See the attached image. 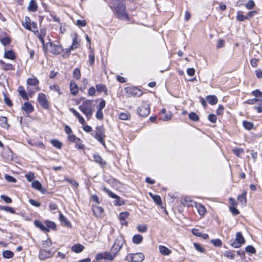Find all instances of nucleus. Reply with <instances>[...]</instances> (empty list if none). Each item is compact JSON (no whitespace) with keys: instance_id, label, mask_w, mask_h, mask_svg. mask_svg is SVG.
I'll use <instances>...</instances> for the list:
<instances>
[{"instance_id":"obj_49","label":"nucleus","mask_w":262,"mask_h":262,"mask_svg":"<svg viewBox=\"0 0 262 262\" xmlns=\"http://www.w3.org/2000/svg\"><path fill=\"white\" fill-rule=\"evenodd\" d=\"M52 242L50 238L46 239V241H42V248H47L50 247L52 245Z\"/></svg>"},{"instance_id":"obj_2","label":"nucleus","mask_w":262,"mask_h":262,"mask_svg":"<svg viewBox=\"0 0 262 262\" xmlns=\"http://www.w3.org/2000/svg\"><path fill=\"white\" fill-rule=\"evenodd\" d=\"M43 47L46 50L55 55H59L63 51L62 46L59 43H55L50 41L45 44Z\"/></svg>"},{"instance_id":"obj_37","label":"nucleus","mask_w":262,"mask_h":262,"mask_svg":"<svg viewBox=\"0 0 262 262\" xmlns=\"http://www.w3.org/2000/svg\"><path fill=\"white\" fill-rule=\"evenodd\" d=\"M4 57L9 59L14 60L15 58V55L12 51H7L5 52Z\"/></svg>"},{"instance_id":"obj_36","label":"nucleus","mask_w":262,"mask_h":262,"mask_svg":"<svg viewBox=\"0 0 262 262\" xmlns=\"http://www.w3.org/2000/svg\"><path fill=\"white\" fill-rule=\"evenodd\" d=\"M143 239V236L141 235L136 234L133 237V242L136 244H139L142 242Z\"/></svg>"},{"instance_id":"obj_53","label":"nucleus","mask_w":262,"mask_h":262,"mask_svg":"<svg viewBox=\"0 0 262 262\" xmlns=\"http://www.w3.org/2000/svg\"><path fill=\"white\" fill-rule=\"evenodd\" d=\"M50 89L53 91L56 92L59 95L61 94L59 87L57 85H50Z\"/></svg>"},{"instance_id":"obj_18","label":"nucleus","mask_w":262,"mask_h":262,"mask_svg":"<svg viewBox=\"0 0 262 262\" xmlns=\"http://www.w3.org/2000/svg\"><path fill=\"white\" fill-rule=\"evenodd\" d=\"M35 34L36 35L40 42L42 43V45L44 46L45 45L44 41V37L46 34L45 30L43 29H41L40 31H36Z\"/></svg>"},{"instance_id":"obj_30","label":"nucleus","mask_w":262,"mask_h":262,"mask_svg":"<svg viewBox=\"0 0 262 262\" xmlns=\"http://www.w3.org/2000/svg\"><path fill=\"white\" fill-rule=\"evenodd\" d=\"M59 220L61 222V224L63 226L69 227L71 226V223L69 220L61 213L59 214Z\"/></svg>"},{"instance_id":"obj_41","label":"nucleus","mask_w":262,"mask_h":262,"mask_svg":"<svg viewBox=\"0 0 262 262\" xmlns=\"http://www.w3.org/2000/svg\"><path fill=\"white\" fill-rule=\"evenodd\" d=\"M3 256L6 258H11L14 256V253L11 251L5 250L3 252Z\"/></svg>"},{"instance_id":"obj_31","label":"nucleus","mask_w":262,"mask_h":262,"mask_svg":"<svg viewBox=\"0 0 262 262\" xmlns=\"http://www.w3.org/2000/svg\"><path fill=\"white\" fill-rule=\"evenodd\" d=\"M34 224L41 230L47 232H49V229L46 227L45 224H43L41 222L36 220L34 221Z\"/></svg>"},{"instance_id":"obj_20","label":"nucleus","mask_w":262,"mask_h":262,"mask_svg":"<svg viewBox=\"0 0 262 262\" xmlns=\"http://www.w3.org/2000/svg\"><path fill=\"white\" fill-rule=\"evenodd\" d=\"M246 195L247 192L245 190L242 194L239 195L237 197L238 201L243 206H245L247 203Z\"/></svg>"},{"instance_id":"obj_54","label":"nucleus","mask_w":262,"mask_h":262,"mask_svg":"<svg viewBox=\"0 0 262 262\" xmlns=\"http://www.w3.org/2000/svg\"><path fill=\"white\" fill-rule=\"evenodd\" d=\"M193 245H194V247L195 248V249L199 252H204L205 251V249L203 247H202V246L198 244V243H194L193 244Z\"/></svg>"},{"instance_id":"obj_62","label":"nucleus","mask_w":262,"mask_h":262,"mask_svg":"<svg viewBox=\"0 0 262 262\" xmlns=\"http://www.w3.org/2000/svg\"><path fill=\"white\" fill-rule=\"evenodd\" d=\"M64 180L69 182L73 187H75L76 188L78 187V184L74 180L65 179Z\"/></svg>"},{"instance_id":"obj_39","label":"nucleus","mask_w":262,"mask_h":262,"mask_svg":"<svg viewBox=\"0 0 262 262\" xmlns=\"http://www.w3.org/2000/svg\"><path fill=\"white\" fill-rule=\"evenodd\" d=\"M206 99L208 102L211 105L215 104L217 102V98L214 95L208 96Z\"/></svg>"},{"instance_id":"obj_57","label":"nucleus","mask_w":262,"mask_h":262,"mask_svg":"<svg viewBox=\"0 0 262 262\" xmlns=\"http://www.w3.org/2000/svg\"><path fill=\"white\" fill-rule=\"evenodd\" d=\"M25 177L28 181H32L35 178L34 173L33 172H30L25 174Z\"/></svg>"},{"instance_id":"obj_48","label":"nucleus","mask_w":262,"mask_h":262,"mask_svg":"<svg viewBox=\"0 0 262 262\" xmlns=\"http://www.w3.org/2000/svg\"><path fill=\"white\" fill-rule=\"evenodd\" d=\"M189 118L190 120L194 121H197L199 119L198 115L193 112H191L189 114Z\"/></svg>"},{"instance_id":"obj_51","label":"nucleus","mask_w":262,"mask_h":262,"mask_svg":"<svg viewBox=\"0 0 262 262\" xmlns=\"http://www.w3.org/2000/svg\"><path fill=\"white\" fill-rule=\"evenodd\" d=\"M89 63L90 65H93L95 61V54L93 51H91L89 55Z\"/></svg>"},{"instance_id":"obj_7","label":"nucleus","mask_w":262,"mask_h":262,"mask_svg":"<svg viewBox=\"0 0 262 262\" xmlns=\"http://www.w3.org/2000/svg\"><path fill=\"white\" fill-rule=\"evenodd\" d=\"M138 114L142 117L147 116L150 113V108L148 104L145 102H142L137 110Z\"/></svg>"},{"instance_id":"obj_42","label":"nucleus","mask_w":262,"mask_h":262,"mask_svg":"<svg viewBox=\"0 0 262 262\" xmlns=\"http://www.w3.org/2000/svg\"><path fill=\"white\" fill-rule=\"evenodd\" d=\"M149 195L152 198L154 201L158 204L161 205L162 204L161 199L160 196L157 195H154L151 193H149Z\"/></svg>"},{"instance_id":"obj_63","label":"nucleus","mask_w":262,"mask_h":262,"mask_svg":"<svg viewBox=\"0 0 262 262\" xmlns=\"http://www.w3.org/2000/svg\"><path fill=\"white\" fill-rule=\"evenodd\" d=\"M255 5L254 2L252 0H250L246 5V7L248 9H252Z\"/></svg>"},{"instance_id":"obj_21","label":"nucleus","mask_w":262,"mask_h":262,"mask_svg":"<svg viewBox=\"0 0 262 262\" xmlns=\"http://www.w3.org/2000/svg\"><path fill=\"white\" fill-rule=\"evenodd\" d=\"M28 10L31 12H36L38 10V6L34 0H31L28 6Z\"/></svg>"},{"instance_id":"obj_35","label":"nucleus","mask_w":262,"mask_h":262,"mask_svg":"<svg viewBox=\"0 0 262 262\" xmlns=\"http://www.w3.org/2000/svg\"><path fill=\"white\" fill-rule=\"evenodd\" d=\"M0 125L4 128L8 129L9 125L5 117L2 116L0 117Z\"/></svg>"},{"instance_id":"obj_9","label":"nucleus","mask_w":262,"mask_h":262,"mask_svg":"<svg viewBox=\"0 0 262 262\" xmlns=\"http://www.w3.org/2000/svg\"><path fill=\"white\" fill-rule=\"evenodd\" d=\"M102 190L107 193V194L111 198L115 199L114 204L116 206H121L124 204V202L120 200V198L116 195L115 193L111 191L105 187H102Z\"/></svg>"},{"instance_id":"obj_13","label":"nucleus","mask_w":262,"mask_h":262,"mask_svg":"<svg viewBox=\"0 0 262 262\" xmlns=\"http://www.w3.org/2000/svg\"><path fill=\"white\" fill-rule=\"evenodd\" d=\"M53 256V253H52L50 250H46L45 249H41L39 251V258L41 260H45Z\"/></svg>"},{"instance_id":"obj_3","label":"nucleus","mask_w":262,"mask_h":262,"mask_svg":"<svg viewBox=\"0 0 262 262\" xmlns=\"http://www.w3.org/2000/svg\"><path fill=\"white\" fill-rule=\"evenodd\" d=\"M92 136L99 142L103 146L105 147L104 138L105 137V129L103 126H97L94 133L91 134Z\"/></svg>"},{"instance_id":"obj_52","label":"nucleus","mask_w":262,"mask_h":262,"mask_svg":"<svg viewBox=\"0 0 262 262\" xmlns=\"http://www.w3.org/2000/svg\"><path fill=\"white\" fill-rule=\"evenodd\" d=\"M73 76L74 78L79 79L81 76L80 71L79 69H75L73 71Z\"/></svg>"},{"instance_id":"obj_38","label":"nucleus","mask_w":262,"mask_h":262,"mask_svg":"<svg viewBox=\"0 0 262 262\" xmlns=\"http://www.w3.org/2000/svg\"><path fill=\"white\" fill-rule=\"evenodd\" d=\"M160 253L164 255H168L170 253V251L164 246H160L159 247Z\"/></svg>"},{"instance_id":"obj_16","label":"nucleus","mask_w":262,"mask_h":262,"mask_svg":"<svg viewBox=\"0 0 262 262\" xmlns=\"http://www.w3.org/2000/svg\"><path fill=\"white\" fill-rule=\"evenodd\" d=\"M21 109L27 114H30L34 111L33 106L29 102H26L21 107Z\"/></svg>"},{"instance_id":"obj_40","label":"nucleus","mask_w":262,"mask_h":262,"mask_svg":"<svg viewBox=\"0 0 262 262\" xmlns=\"http://www.w3.org/2000/svg\"><path fill=\"white\" fill-rule=\"evenodd\" d=\"M51 143L53 146L56 147L58 149H61L62 148V143L57 140H52L51 141Z\"/></svg>"},{"instance_id":"obj_44","label":"nucleus","mask_w":262,"mask_h":262,"mask_svg":"<svg viewBox=\"0 0 262 262\" xmlns=\"http://www.w3.org/2000/svg\"><path fill=\"white\" fill-rule=\"evenodd\" d=\"M137 229L139 232L144 233L147 230V226L146 225H138Z\"/></svg>"},{"instance_id":"obj_60","label":"nucleus","mask_w":262,"mask_h":262,"mask_svg":"<svg viewBox=\"0 0 262 262\" xmlns=\"http://www.w3.org/2000/svg\"><path fill=\"white\" fill-rule=\"evenodd\" d=\"M245 250L246 252L252 254H254L256 252L255 248L252 246H248Z\"/></svg>"},{"instance_id":"obj_33","label":"nucleus","mask_w":262,"mask_h":262,"mask_svg":"<svg viewBox=\"0 0 262 262\" xmlns=\"http://www.w3.org/2000/svg\"><path fill=\"white\" fill-rule=\"evenodd\" d=\"M45 224L46 227L49 229V231L50 229L56 230V225L54 222L49 221H46L45 222Z\"/></svg>"},{"instance_id":"obj_14","label":"nucleus","mask_w":262,"mask_h":262,"mask_svg":"<svg viewBox=\"0 0 262 262\" xmlns=\"http://www.w3.org/2000/svg\"><path fill=\"white\" fill-rule=\"evenodd\" d=\"M160 120L163 121H168L170 120L172 117V113L170 112L166 113V110L163 108L160 111Z\"/></svg>"},{"instance_id":"obj_6","label":"nucleus","mask_w":262,"mask_h":262,"mask_svg":"<svg viewBox=\"0 0 262 262\" xmlns=\"http://www.w3.org/2000/svg\"><path fill=\"white\" fill-rule=\"evenodd\" d=\"M79 41L78 39V35L75 34L73 39V43L69 49H66L64 53L62 54V57L64 58L68 57L70 55V52L71 50L77 49L79 46Z\"/></svg>"},{"instance_id":"obj_32","label":"nucleus","mask_w":262,"mask_h":262,"mask_svg":"<svg viewBox=\"0 0 262 262\" xmlns=\"http://www.w3.org/2000/svg\"><path fill=\"white\" fill-rule=\"evenodd\" d=\"M70 87L71 94L73 95H76L78 92V88L77 85L75 83L71 82Z\"/></svg>"},{"instance_id":"obj_15","label":"nucleus","mask_w":262,"mask_h":262,"mask_svg":"<svg viewBox=\"0 0 262 262\" xmlns=\"http://www.w3.org/2000/svg\"><path fill=\"white\" fill-rule=\"evenodd\" d=\"M126 91L129 96L140 97L142 95L141 91L137 88H128L126 89Z\"/></svg>"},{"instance_id":"obj_12","label":"nucleus","mask_w":262,"mask_h":262,"mask_svg":"<svg viewBox=\"0 0 262 262\" xmlns=\"http://www.w3.org/2000/svg\"><path fill=\"white\" fill-rule=\"evenodd\" d=\"M115 10L118 15V17L120 19L127 18V15L125 11V7L121 5L115 8Z\"/></svg>"},{"instance_id":"obj_50","label":"nucleus","mask_w":262,"mask_h":262,"mask_svg":"<svg viewBox=\"0 0 262 262\" xmlns=\"http://www.w3.org/2000/svg\"><path fill=\"white\" fill-rule=\"evenodd\" d=\"M236 18H237V19L238 21H244V20L247 19L246 16H244L242 14V11H238L237 12Z\"/></svg>"},{"instance_id":"obj_8","label":"nucleus","mask_w":262,"mask_h":262,"mask_svg":"<svg viewBox=\"0 0 262 262\" xmlns=\"http://www.w3.org/2000/svg\"><path fill=\"white\" fill-rule=\"evenodd\" d=\"M115 258V255L111 251L99 253L95 256V259L97 260L102 259L113 260Z\"/></svg>"},{"instance_id":"obj_10","label":"nucleus","mask_w":262,"mask_h":262,"mask_svg":"<svg viewBox=\"0 0 262 262\" xmlns=\"http://www.w3.org/2000/svg\"><path fill=\"white\" fill-rule=\"evenodd\" d=\"M245 239L241 232H237L236 235V238L231 244V245L234 248H239L245 243Z\"/></svg>"},{"instance_id":"obj_56","label":"nucleus","mask_w":262,"mask_h":262,"mask_svg":"<svg viewBox=\"0 0 262 262\" xmlns=\"http://www.w3.org/2000/svg\"><path fill=\"white\" fill-rule=\"evenodd\" d=\"M211 243L216 247H220L222 245V242L220 239H212Z\"/></svg>"},{"instance_id":"obj_11","label":"nucleus","mask_w":262,"mask_h":262,"mask_svg":"<svg viewBox=\"0 0 262 262\" xmlns=\"http://www.w3.org/2000/svg\"><path fill=\"white\" fill-rule=\"evenodd\" d=\"M38 101L40 105L44 108H48L49 106V101L45 94L40 93L38 95Z\"/></svg>"},{"instance_id":"obj_25","label":"nucleus","mask_w":262,"mask_h":262,"mask_svg":"<svg viewBox=\"0 0 262 262\" xmlns=\"http://www.w3.org/2000/svg\"><path fill=\"white\" fill-rule=\"evenodd\" d=\"M23 27L27 30L31 31V21L28 16H25L24 19L22 21Z\"/></svg>"},{"instance_id":"obj_23","label":"nucleus","mask_w":262,"mask_h":262,"mask_svg":"<svg viewBox=\"0 0 262 262\" xmlns=\"http://www.w3.org/2000/svg\"><path fill=\"white\" fill-rule=\"evenodd\" d=\"M92 210L94 212V214L97 216L99 217L100 216L103 212V209L102 207L97 206H92Z\"/></svg>"},{"instance_id":"obj_24","label":"nucleus","mask_w":262,"mask_h":262,"mask_svg":"<svg viewBox=\"0 0 262 262\" xmlns=\"http://www.w3.org/2000/svg\"><path fill=\"white\" fill-rule=\"evenodd\" d=\"M31 186L33 188L40 191V192H44L45 191V190L42 188V185L38 181H33L31 183Z\"/></svg>"},{"instance_id":"obj_28","label":"nucleus","mask_w":262,"mask_h":262,"mask_svg":"<svg viewBox=\"0 0 262 262\" xmlns=\"http://www.w3.org/2000/svg\"><path fill=\"white\" fill-rule=\"evenodd\" d=\"M18 93L19 94V95L21 96V97L24 99V100H28V94H27V93L26 92L25 90H24L23 86H19L18 88Z\"/></svg>"},{"instance_id":"obj_22","label":"nucleus","mask_w":262,"mask_h":262,"mask_svg":"<svg viewBox=\"0 0 262 262\" xmlns=\"http://www.w3.org/2000/svg\"><path fill=\"white\" fill-rule=\"evenodd\" d=\"M84 249V246L80 244H76L71 247L72 251L77 253L81 252Z\"/></svg>"},{"instance_id":"obj_43","label":"nucleus","mask_w":262,"mask_h":262,"mask_svg":"<svg viewBox=\"0 0 262 262\" xmlns=\"http://www.w3.org/2000/svg\"><path fill=\"white\" fill-rule=\"evenodd\" d=\"M96 88L97 91L100 93L104 92L106 93L107 92L106 87L103 84H97V85H96Z\"/></svg>"},{"instance_id":"obj_27","label":"nucleus","mask_w":262,"mask_h":262,"mask_svg":"<svg viewBox=\"0 0 262 262\" xmlns=\"http://www.w3.org/2000/svg\"><path fill=\"white\" fill-rule=\"evenodd\" d=\"M192 233L199 237H202L203 239H207L208 237V234L206 233H203L202 232H201L198 229H193L192 230Z\"/></svg>"},{"instance_id":"obj_5","label":"nucleus","mask_w":262,"mask_h":262,"mask_svg":"<svg viewBox=\"0 0 262 262\" xmlns=\"http://www.w3.org/2000/svg\"><path fill=\"white\" fill-rule=\"evenodd\" d=\"M145 256L142 253H130L126 255L125 259L130 262H142Z\"/></svg>"},{"instance_id":"obj_29","label":"nucleus","mask_w":262,"mask_h":262,"mask_svg":"<svg viewBox=\"0 0 262 262\" xmlns=\"http://www.w3.org/2000/svg\"><path fill=\"white\" fill-rule=\"evenodd\" d=\"M0 65L1 67L4 70L9 71L14 70V67L12 64L5 63L2 60H0Z\"/></svg>"},{"instance_id":"obj_19","label":"nucleus","mask_w":262,"mask_h":262,"mask_svg":"<svg viewBox=\"0 0 262 262\" xmlns=\"http://www.w3.org/2000/svg\"><path fill=\"white\" fill-rule=\"evenodd\" d=\"M198 213L202 216H204L206 213L205 207L200 203H196L195 205Z\"/></svg>"},{"instance_id":"obj_64","label":"nucleus","mask_w":262,"mask_h":262,"mask_svg":"<svg viewBox=\"0 0 262 262\" xmlns=\"http://www.w3.org/2000/svg\"><path fill=\"white\" fill-rule=\"evenodd\" d=\"M252 94L256 97H262V92L258 90H256L252 92Z\"/></svg>"},{"instance_id":"obj_47","label":"nucleus","mask_w":262,"mask_h":262,"mask_svg":"<svg viewBox=\"0 0 262 262\" xmlns=\"http://www.w3.org/2000/svg\"><path fill=\"white\" fill-rule=\"evenodd\" d=\"M243 124L244 127L248 130L251 129L253 127V123L250 122L245 121L243 122Z\"/></svg>"},{"instance_id":"obj_45","label":"nucleus","mask_w":262,"mask_h":262,"mask_svg":"<svg viewBox=\"0 0 262 262\" xmlns=\"http://www.w3.org/2000/svg\"><path fill=\"white\" fill-rule=\"evenodd\" d=\"M75 147L80 149H82L84 148V145L82 143V140H81L80 139L78 138L77 140L75 142Z\"/></svg>"},{"instance_id":"obj_55","label":"nucleus","mask_w":262,"mask_h":262,"mask_svg":"<svg viewBox=\"0 0 262 262\" xmlns=\"http://www.w3.org/2000/svg\"><path fill=\"white\" fill-rule=\"evenodd\" d=\"M129 214L128 212H122L119 214V218L120 220H123L127 219Z\"/></svg>"},{"instance_id":"obj_26","label":"nucleus","mask_w":262,"mask_h":262,"mask_svg":"<svg viewBox=\"0 0 262 262\" xmlns=\"http://www.w3.org/2000/svg\"><path fill=\"white\" fill-rule=\"evenodd\" d=\"M94 161L98 163L100 166L103 167L106 165L105 161L98 155H94Z\"/></svg>"},{"instance_id":"obj_59","label":"nucleus","mask_w":262,"mask_h":262,"mask_svg":"<svg viewBox=\"0 0 262 262\" xmlns=\"http://www.w3.org/2000/svg\"><path fill=\"white\" fill-rule=\"evenodd\" d=\"M5 179L6 181L9 182L15 183L16 181V179L14 177L8 174H6L5 176Z\"/></svg>"},{"instance_id":"obj_58","label":"nucleus","mask_w":262,"mask_h":262,"mask_svg":"<svg viewBox=\"0 0 262 262\" xmlns=\"http://www.w3.org/2000/svg\"><path fill=\"white\" fill-rule=\"evenodd\" d=\"M224 255L225 256H226L227 257H228L231 259H233L234 257V253L232 251H225Z\"/></svg>"},{"instance_id":"obj_46","label":"nucleus","mask_w":262,"mask_h":262,"mask_svg":"<svg viewBox=\"0 0 262 262\" xmlns=\"http://www.w3.org/2000/svg\"><path fill=\"white\" fill-rule=\"evenodd\" d=\"M130 117V115L127 113H121L119 115V118L120 120H126Z\"/></svg>"},{"instance_id":"obj_61","label":"nucleus","mask_w":262,"mask_h":262,"mask_svg":"<svg viewBox=\"0 0 262 262\" xmlns=\"http://www.w3.org/2000/svg\"><path fill=\"white\" fill-rule=\"evenodd\" d=\"M232 150L234 154L238 157H239L240 155L244 152V150L242 148H235Z\"/></svg>"},{"instance_id":"obj_17","label":"nucleus","mask_w":262,"mask_h":262,"mask_svg":"<svg viewBox=\"0 0 262 262\" xmlns=\"http://www.w3.org/2000/svg\"><path fill=\"white\" fill-rule=\"evenodd\" d=\"M70 111L74 114V116H75L79 122L82 125L85 124L86 122L85 121V120L84 118L80 115V114L78 113L74 108H71L70 109Z\"/></svg>"},{"instance_id":"obj_4","label":"nucleus","mask_w":262,"mask_h":262,"mask_svg":"<svg viewBox=\"0 0 262 262\" xmlns=\"http://www.w3.org/2000/svg\"><path fill=\"white\" fill-rule=\"evenodd\" d=\"M124 243V240L122 236H119L116 239L113 246L111 249V252L115 255V257L118 255V252L122 248Z\"/></svg>"},{"instance_id":"obj_34","label":"nucleus","mask_w":262,"mask_h":262,"mask_svg":"<svg viewBox=\"0 0 262 262\" xmlns=\"http://www.w3.org/2000/svg\"><path fill=\"white\" fill-rule=\"evenodd\" d=\"M28 85H37L39 83V80L36 77L28 78L27 81Z\"/></svg>"},{"instance_id":"obj_1","label":"nucleus","mask_w":262,"mask_h":262,"mask_svg":"<svg viewBox=\"0 0 262 262\" xmlns=\"http://www.w3.org/2000/svg\"><path fill=\"white\" fill-rule=\"evenodd\" d=\"M79 109L84 114L88 120L91 119L94 112L92 101L86 100L79 106Z\"/></svg>"}]
</instances>
